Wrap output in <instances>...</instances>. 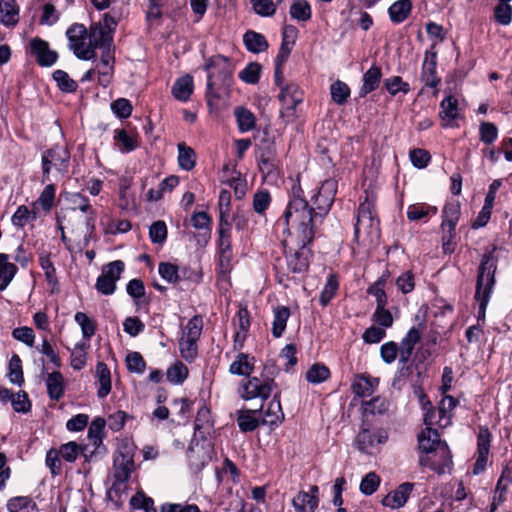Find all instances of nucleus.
<instances>
[{"instance_id": "12", "label": "nucleus", "mask_w": 512, "mask_h": 512, "mask_svg": "<svg viewBox=\"0 0 512 512\" xmlns=\"http://www.w3.org/2000/svg\"><path fill=\"white\" fill-rule=\"evenodd\" d=\"M437 51L434 46L431 47L430 50H426L424 55V60L421 67V81L427 87L436 88L440 82L441 78L437 74Z\"/></svg>"}, {"instance_id": "50", "label": "nucleus", "mask_w": 512, "mask_h": 512, "mask_svg": "<svg viewBox=\"0 0 512 512\" xmlns=\"http://www.w3.org/2000/svg\"><path fill=\"white\" fill-rule=\"evenodd\" d=\"M188 368L181 361H176L171 367L167 369L166 376L170 383L180 385L188 377Z\"/></svg>"}, {"instance_id": "33", "label": "nucleus", "mask_w": 512, "mask_h": 512, "mask_svg": "<svg viewBox=\"0 0 512 512\" xmlns=\"http://www.w3.org/2000/svg\"><path fill=\"white\" fill-rule=\"evenodd\" d=\"M272 334L275 338L283 335L287 321L290 317V309L286 306H277L273 310Z\"/></svg>"}, {"instance_id": "22", "label": "nucleus", "mask_w": 512, "mask_h": 512, "mask_svg": "<svg viewBox=\"0 0 512 512\" xmlns=\"http://www.w3.org/2000/svg\"><path fill=\"white\" fill-rule=\"evenodd\" d=\"M19 5L16 0H0V22L13 28L19 22Z\"/></svg>"}, {"instance_id": "53", "label": "nucleus", "mask_w": 512, "mask_h": 512, "mask_svg": "<svg viewBox=\"0 0 512 512\" xmlns=\"http://www.w3.org/2000/svg\"><path fill=\"white\" fill-rule=\"evenodd\" d=\"M444 419H447L446 418V408L445 407H439L438 409H435V408H429L425 413H424V424L426 425V427H431L434 426V425H437V426H440V427H444L447 425L448 421H446L445 423H442V421Z\"/></svg>"}, {"instance_id": "24", "label": "nucleus", "mask_w": 512, "mask_h": 512, "mask_svg": "<svg viewBox=\"0 0 512 512\" xmlns=\"http://www.w3.org/2000/svg\"><path fill=\"white\" fill-rule=\"evenodd\" d=\"M102 54L100 58V65L107 68V71H99V79L98 82L101 86L107 87L112 80L113 70H114V52L111 46L101 48Z\"/></svg>"}, {"instance_id": "25", "label": "nucleus", "mask_w": 512, "mask_h": 512, "mask_svg": "<svg viewBox=\"0 0 512 512\" xmlns=\"http://www.w3.org/2000/svg\"><path fill=\"white\" fill-rule=\"evenodd\" d=\"M279 100L286 109L293 110L302 102L303 94L297 84L291 83L281 88Z\"/></svg>"}, {"instance_id": "56", "label": "nucleus", "mask_w": 512, "mask_h": 512, "mask_svg": "<svg viewBox=\"0 0 512 512\" xmlns=\"http://www.w3.org/2000/svg\"><path fill=\"white\" fill-rule=\"evenodd\" d=\"M350 92L349 86L340 80L335 81L330 87L331 98L338 105H343L347 102Z\"/></svg>"}, {"instance_id": "60", "label": "nucleus", "mask_w": 512, "mask_h": 512, "mask_svg": "<svg viewBox=\"0 0 512 512\" xmlns=\"http://www.w3.org/2000/svg\"><path fill=\"white\" fill-rule=\"evenodd\" d=\"M262 66L257 62L249 63L239 73V78L247 84H256L260 80Z\"/></svg>"}, {"instance_id": "36", "label": "nucleus", "mask_w": 512, "mask_h": 512, "mask_svg": "<svg viewBox=\"0 0 512 512\" xmlns=\"http://www.w3.org/2000/svg\"><path fill=\"white\" fill-rule=\"evenodd\" d=\"M178 148V164L181 169L191 171L196 165V154L193 148L181 142L177 145Z\"/></svg>"}, {"instance_id": "31", "label": "nucleus", "mask_w": 512, "mask_h": 512, "mask_svg": "<svg viewBox=\"0 0 512 512\" xmlns=\"http://www.w3.org/2000/svg\"><path fill=\"white\" fill-rule=\"evenodd\" d=\"M377 378H371L366 375H358L352 383V391L360 397H369L373 394L378 385Z\"/></svg>"}, {"instance_id": "34", "label": "nucleus", "mask_w": 512, "mask_h": 512, "mask_svg": "<svg viewBox=\"0 0 512 512\" xmlns=\"http://www.w3.org/2000/svg\"><path fill=\"white\" fill-rule=\"evenodd\" d=\"M9 256L0 253V291L5 290L17 272V266L8 261Z\"/></svg>"}, {"instance_id": "35", "label": "nucleus", "mask_w": 512, "mask_h": 512, "mask_svg": "<svg viewBox=\"0 0 512 512\" xmlns=\"http://www.w3.org/2000/svg\"><path fill=\"white\" fill-rule=\"evenodd\" d=\"M8 512H37V505L28 496L12 497L6 504Z\"/></svg>"}, {"instance_id": "7", "label": "nucleus", "mask_w": 512, "mask_h": 512, "mask_svg": "<svg viewBox=\"0 0 512 512\" xmlns=\"http://www.w3.org/2000/svg\"><path fill=\"white\" fill-rule=\"evenodd\" d=\"M366 234L371 240L379 237V220L376 217L374 200L365 197L360 203L357 214V221L354 228L355 238L358 240L361 233Z\"/></svg>"}, {"instance_id": "44", "label": "nucleus", "mask_w": 512, "mask_h": 512, "mask_svg": "<svg viewBox=\"0 0 512 512\" xmlns=\"http://www.w3.org/2000/svg\"><path fill=\"white\" fill-rule=\"evenodd\" d=\"M338 288L339 281L337 276L335 274H330L327 277L326 283L319 296V303L321 304V306L325 307L330 303V301L336 295Z\"/></svg>"}, {"instance_id": "5", "label": "nucleus", "mask_w": 512, "mask_h": 512, "mask_svg": "<svg viewBox=\"0 0 512 512\" xmlns=\"http://www.w3.org/2000/svg\"><path fill=\"white\" fill-rule=\"evenodd\" d=\"M276 371L277 368L273 363L266 364L264 366V372L260 377L250 376L246 380H243L240 386L241 398L244 400H251L255 398L267 400L273 389L276 387V383L273 378Z\"/></svg>"}, {"instance_id": "54", "label": "nucleus", "mask_w": 512, "mask_h": 512, "mask_svg": "<svg viewBox=\"0 0 512 512\" xmlns=\"http://www.w3.org/2000/svg\"><path fill=\"white\" fill-rule=\"evenodd\" d=\"M74 319L76 323L81 327L82 336L86 340L85 342L88 343L91 337L95 334V322L90 319L84 312H77L74 316Z\"/></svg>"}, {"instance_id": "15", "label": "nucleus", "mask_w": 512, "mask_h": 512, "mask_svg": "<svg viewBox=\"0 0 512 512\" xmlns=\"http://www.w3.org/2000/svg\"><path fill=\"white\" fill-rule=\"evenodd\" d=\"M219 263L222 267L229 265L232 259L231 224L227 219L219 220Z\"/></svg>"}, {"instance_id": "20", "label": "nucleus", "mask_w": 512, "mask_h": 512, "mask_svg": "<svg viewBox=\"0 0 512 512\" xmlns=\"http://www.w3.org/2000/svg\"><path fill=\"white\" fill-rule=\"evenodd\" d=\"M424 328L423 324H419L418 327L413 326L402 338L400 342V362H405L407 359L411 358L416 344L421 340Z\"/></svg>"}, {"instance_id": "1", "label": "nucleus", "mask_w": 512, "mask_h": 512, "mask_svg": "<svg viewBox=\"0 0 512 512\" xmlns=\"http://www.w3.org/2000/svg\"><path fill=\"white\" fill-rule=\"evenodd\" d=\"M283 220L287 232L298 239V245L306 248L315 236L316 226L319 219H316L314 208L305 199L304 191L300 183L293 184L290 199L283 214Z\"/></svg>"}, {"instance_id": "51", "label": "nucleus", "mask_w": 512, "mask_h": 512, "mask_svg": "<svg viewBox=\"0 0 512 512\" xmlns=\"http://www.w3.org/2000/svg\"><path fill=\"white\" fill-rule=\"evenodd\" d=\"M166 2L167 0H148L146 20L150 26L160 23L162 9L166 5Z\"/></svg>"}, {"instance_id": "63", "label": "nucleus", "mask_w": 512, "mask_h": 512, "mask_svg": "<svg viewBox=\"0 0 512 512\" xmlns=\"http://www.w3.org/2000/svg\"><path fill=\"white\" fill-rule=\"evenodd\" d=\"M376 442L381 443L382 440L380 438L377 439L376 435L368 429H362L355 439L356 446L361 452H366Z\"/></svg>"}, {"instance_id": "28", "label": "nucleus", "mask_w": 512, "mask_h": 512, "mask_svg": "<svg viewBox=\"0 0 512 512\" xmlns=\"http://www.w3.org/2000/svg\"><path fill=\"white\" fill-rule=\"evenodd\" d=\"M254 369V357L246 353L237 354L235 360L230 364L229 372L233 375L250 377Z\"/></svg>"}, {"instance_id": "55", "label": "nucleus", "mask_w": 512, "mask_h": 512, "mask_svg": "<svg viewBox=\"0 0 512 512\" xmlns=\"http://www.w3.org/2000/svg\"><path fill=\"white\" fill-rule=\"evenodd\" d=\"M203 330V318L201 315L193 316L185 326L183 338L198 341Z\"/></svg>"}, {"instance_id": "8", "label": "nucleus", "mask_w": 512, "mask_h": 512, "mask_svg": "<svg viewBox=\"0 0 512 512\" xmlns=\"http://www.w3.org/2000/svg\"><path fill=\"white\" fill-rule=\"evenodd\" d=\"M256 158L258 168L264 178H276L279 175L280 160L273 139L263 138L258 145Z\"/></svg>"}, {"instance_id": "13", "label": "nucleus", "mask_w": 512, "mask_h": 512, "mask_svg": "<svg viewBox=\"0 0 512 512\" xmlns=\"http://www.w3.org/2000/svg\"><path fill=\"white\" fill-rule=\"evenodd\" d=\"M135 469L134 455L128 449L119 450L114 455L113 478L128 481Z\"/></svg>"}, {"instance_id": "43", "label": "nucleus", "mask_w": 512, "mask_h": 512, "mask_svg": "<svg viewBox=\"0 0 512 512\" xmlns=\"http://www.w3.org/2000/svg\"><path fill=\"white\" fill-rule=\"evenodd\" d=\"M256 410H240L237 412V423L242 432H252L259 426L255 417Z\"/></svg>"}, {"instance_id": "45", "label": "nucleus", "mask_w": 512, "mask_h": 512, "mask_svg": "<svg viewBox=\"0 0 512 512\" xmlns=\"http://www.w3.org/2000/svg\"><path fill=\"white\" fill-rule=\"evenodd\" d=\"M89 346V343L83 341L75 344L70 355V365L74 370H81L85 367L86 350Z\"/></svg>"}, {"instance_id": "62", "label": "nucleus", "mask_w": 512, "mask_h": 512, "mask_svg": "<svg viewBox=\"0 0 512 512\" xmlns=\"http://www.w3.org/2000/svg\"><path fill=\"white\" fill-rule=\"evenodd\" d=\"M384 87L391 96H395L398 92L407 94L410 91V85L404 82L400 76H392L384 80Z\"/></svg>"}, {"instance_id": "37", "label": "nucleus", "mask_w": 512, "mask_h": 512, "mask_svg": "<svg viewBox=\"0 0 512 512\" xmlns=\"http://www.w3.org/2000/svg\"><path fill=\"white\" fill-rule=\"evenodd\" d=\"M438 209L436 206H431L425 203H417L410 205L407 209V218L410 221H419L430 216L436 215Z\"/></svg>"}, {"instance_id": "46", "label": "nucleus", "mask_w": 512, "mask_h": 512, "mask_svg": "<svg viewBox=\"0 0 512 512\" xmlns=\"http://www.w3.org/2000/svg\"><path fill=\"white\" fill-rule=\"evenodd\" d=\"M399 365L400 367L392 381V387L397 390H401L404 387L408 379L412 376L414 370L413 364L410 363V359H407L405 362L399 361Z\"/></svg>"}, {"instance_id": "39", "label": "nucleus", "mask_w": 512, "mask_h": 512, "mask_svg": "<svg viewBox=\"0 0 512 512\" xmlns=\"http://www.w3.org/2000/svg\"><path fill=\"white\" fill-rule=\"evenodd\" d=\"M461 214V208L459 202L447 203L442 211V223L441 229L445 227L456 226Z\"/></svg>"}, {"instance_id": "14", "label": "nucleus", "mask_w": 512, "mask_h": 512, "mask_svg": "<svg viewBox=\"0 0 512 512\" xmlns=\"http://www.w3.org/2000/svg\"><path fill=\"white\" fill-rule=\"evenodd\" d=\"M492 435L487 427H480L477 436V459L474 464L473 473L480 474L486 468L491 445Z\"/></svg>"}, {"instance_id": "23", "label": "nucleus", "mask_w": 512, "mask_h": 512, "mask_svg": "<svg viewBox=\"0 0 512 512\" xmlns=\"http://www.w3.org/2000/svg\"><path fill=\"white\" fill-rule=\"evenodd\" d=\"M382 78L381 68L377 65H372L364 74H363V84L359 90V96L365 97L369 93L375 91L380 85Z\"/></svg>"}, {"instance_id": "64", "label": "nucleus", "mask_w": 512, "mask_h": 512, "mask_svg": "<svg viewBox=\"0 0 512 512\" xmlns=\"http://www.w3.org/2000/svg\"><path fill=\"white\" fill-rule=\"evenodd\" d=\"M159 275L167 282L176 284L180 281L178 266L169 262H161L158 266Z\"/></svg>"}, {"instance_id": "9", "label": "nucleus", "mask_w": 512, "mask_h": 512, "mask_svg": "<svg viewBox=\"0 0 512 512\" xmlns=\"http://www.w3.org/2000/svg\"><path fill=\"white\" fill-rule=\"evenodd\" d=\"M337 192V182L333 179H328L322 182L317 192L311 196V207L314 208L316 219L322 223L323 218L330 211Z\"/></svg>"}, {"instance_id": "40", "label": "nucleus", "mask_w": 512, "mask_h": 512, "mask_svg": "<svg viewBox=\"0 0 512 512\" xmlns=\"http://www.w3.org/2000/svg\"><path fill=\"white\" fill-rule=\"evenodd\" d=\"M234 114L240 132L244 133L254 129L256 118L250 110L239 106L235 108Z\"/></svg>"}, {"instance_id": "42", "label": "nucleus", "mask_w": 512, "mask_h": 512, "mask_svg": "<svg viewBox=\"0 0 512 512\" xmlns=\"http://www.w3.org/2000/svg\"><path fill=\"white\" fill-rule=\"evenodd\" d=\"M289 13L292 19L299 22H307L312 17L311 6L306 0H293Z\"/></svg>"}, {"instance_id": "11", "label": "nucleus", "mask_w": 512, "mask_h": 512, "mask_svg": "<svg viewBox=\"0 0 512 512\" xmlns=\"http://www.w3.org/2000/svg\"><path fill=\"white\" fill-rule=\"evenodd\" d=\"M305 248H301L297 244V250H295L293 253L286 252V265H287V271H284L283 273L277 272V278L278 282L283 284L285 280L289 279V274H303L305 273L309 268V261L307 253L304 251Z\"/></svg>"}, {"instance_id": "4", "label": "nucleus", "mask_w": 512, "mask_h": 512, "mask_svg": "<svg viewBox=\"0 0 512 512\" xmlns=\"http://www.w3.org/2000/svg\"><path fill=\"white\" fill-rule=\"evenodd\" d=\"M497 260L493 252L484 253L477 271L475 301L478 303V321H484L486 309L495 285Z\"/></svg>"}, {"instance_id": "58", "label": "nucleus", "mask_w": 512, "mask_h": 512, "mask_svg": "<svg viewBox=\"0 0 512 512\" xmlns=\"http://www.w3.org/2000/svg\"><path fill=\"white\" fill-rule=\"evenodd\" d=\"M9 381L13 384L21 386L24 383L21 359L14 354L9 361Z\"/></svg>"}, {"instance_id": "61", "label": "nucleus", "mask_w": 512, "mask_h": 512, "mask_svg": "<svg viewBox=\"0 0 512 512\" xmlns=\"http://www.w3.org/2000/svg\"><path fill=\"white\" fill-rule=\"evenodd\" d=\"M114 140L122 152H130L137 147L134 137L130 136L124 129L115 131Z\"/></svg>"}, {"instance_id": "6", "label": "nucleus", "mask_w": 512, "mask_h": 512, "mask_svg": "<svg viewBox=\"0 0 512 512\" xmlns=\"http://www.w3.org/2000/svg\"><path fill=\"white\" fill-rule=\"evenodd\" d=\"M70 165V151L61 145H54L45 150L41 156L42 183L50 180V173L54 169L64 176L68 173Z\"/></svg>"}, {"instance_id": "30", "label": "nucleus", "mask_w": 512, "mask_h": 512, "mask_svg": "<svg viewBox=\"0 0 512 512\" xmlns=\"http://www.w3.org/2000/svg\"><path fill=\"white\" fill-rule=\"evenodd\" d=\"M96 377L99 384L97 396L105 398L111 392V373L104 362H98L96 365Z\"/></svg>"}, {"instance_id": "19", "label": "nucleus", "mask_w": 512, "mask_h": 512, "mask_svg": "<svg viewBox=\"0 0 512 512\" xmlns=\"http://www.w3.org/2000/svg\"><path fill=\"white\" fill-rule=\"evenodd\" d=\"M70 202L74 205L73 210L78 209L83 213H89V217L86 219V226H87L88 233L84 237L85 245H87L90 240L91 234L93 233V231L95 229L96 214H95L94 210H92V208H91L89 199L80 193L71 194Z\"/></svg>"}, {"instance_id": "29", "label": "nucleus", "mask_w": 512, "mask_h": 512, "mask_svg": "<svg viewBox=\"0 0 512 512\" xmlns=\"http://www.w3.org/2000/svg\"><path fill=\"white\" fill-rule=\"evenodd\" d=\"M243 43L249 52L258 54L268 49L269 44L261 33L253 30H248L243 35Z\"/></svg>"}, {"instance_id": "26", "label": "nucleus", "mask_w": 512, "mask_h": 512, "mask_svg": "<svg viewBox=\"0 0 512 512\" xmlns=\"http://www.w3.org/2000/svg\"><path fill=\"white\" fill-rule=\"evenodd\" d=\"M412 1L411 0H398L390 5L388 8V15L393 24L403 23L411 14Z\"/></svg>"}, {"instance_id": "52", "label": "nucleus", "mask_w": 512, "mask_h": 512, "mask_svg": "<svg viewBox=\"0 0 512 512\" xmlns=\"http://www.w3.org/2000/svg\"><path fill=\"white\" fill-rule=\"evenodd\" d=\"M440 117L445 120L453 121L458 117V100L449 95L440 103Z\"/></svg>"}, {"instance_id": "48", "label": "nucleus", "mask_w": 512, "mask_h": 512, "mask_svg": "<svg viewBox=\"0 0 512 512\" xmlns=\"http://www.w3.org/2000/svg\"><path fill=\"white\" fill-rule=\"evenodd\" d=\"M130 507L134 510H143L144 512H157L154 501L148 497L144 492L138 491L130 499Z\"/></svg>"}, {"instance_id": "57", "label": "nucleus", "mask_w": 512, "mask_h": 512, "mask_svg": "<svg viewBox=\"0 0 512 512\" xmlns=\"http://www.w3.org/2000/svg\"><path fill=\"white\" fill-rule=\"evenodd\" d=\"M105 420L101 417L95 418L88 429V438L94 446L99 447L102 444Z\"/></svg>"}, {"instance_id": "3", "label": "nucleus", "mask_w": 512, "mask_h": 512, "mask_svg": "<svg viewBox=\"0 0 512 512\" xmlns=\"http://www.w3.org/2000/svg\"><path fill=\"white\" fill-rule=\"evenodd\" d=\"M418 446L422 452L428 454L435 451L441 458V462H437L428 455L422 456L419 459L421 466L429 467L438 474H443L452 464V456L448 445L445 442H441L437 429L426 427L418 435Z\"/></svg>"}, {"instance_id": "21", "label": "nucleus", "mask_w": 512, "mask_h": 512, "mask_svg": "<svg viewBox=\"0 0 512 512\" xmlns=\"http://www.w3.org/2000/svg\"><path fill=\"white\" fill-rule=\"evenodd\" d=\"M113 37L110 31L102 25V23H94L90 26L89 43L86 48H91L95 53L97 48H105L112 46Z\"/></svg>"}, {"instance_id": "18", "label": "nucleus", "mask_w": 512, "mask_h": 512, "mask_svg": "<svg viewBox=\"0 0 512 512\" xmlns=\"http://www.w3.org/2000/svg\"><path fill=\"white\" fill-rule=\"evenodd\" d=\"M414 489V483L404 482L400 484L395 490L388 493L382 500V504L390 509H399L403 507L412 491Z\"/></svg>"}, {"instance_id": "41", "label": "nucleus", "mask_w": 512, "mask_h": 512, "mask_svg": "<svg viewBox=\"0 0 512 512\" xmlns=\"http://www.w3.org/2000/svg\"><path fill=\"white\" fill-rule=\"evenodd\" d=\"M284 420V413L281 408L279 394H275L265 412L264 422L270 425H276Z\"/></svg>"}, {"instance_id": "17", "label": "nucleus", "mask_w": 512, "mask_h": 512, "mask_svg": "<svg viewBox=\"0 0 512 512\" xmlns=\"http://www.w3.org/2000/svg\"><path fill=\"white\" fill-rule=\"evenodd\" d=\"M296 512H314L319 505V487L310 486L309 491H299L292 500Z\"/></svg>"}, {"instance_id": "49", "label": "nucleus", "mask_w": 512, "mask_h": 512, "mask_svg": "<svg viewBox=\"0 0 512 512\" xmlns=\"http://www.w3.org/2000/svg\"><path fill=\"white\" fill-rule=\"evenodd\" d=\"M53 79L56 81L58 88L62 92L73 93L77 90L78 84L75 80H73L67 72L64 70L58 69L55 70L52 74Z\"/></svg>"}, {"instance_id": "2", "label": "nucleus", "mask_w": 512, "mask_h": 512, "mask_svg": "<svg viewBox=\"0 0 512 512\" xmlns=\"http://www.w3.org/2000/svg\"><path fill=\"white\" fill-rule=\"evenodd\" d=\"M205 69L208 72L205 96L208 106L212 107L220 98L219 92H227L231 85L232 66L227 57L215 55L208 59Z\"/></svg>"}, {"instance_id": "47", "label": "nucleus", "mask_w": 512, "mask_h": 512, "mask_svg": "<svg viewBox=\"0 0 512 512\" xmlns=\"http://www.w3.org/2000/svg\"><path fill=\"white\" fill-rule=\"evenodd\" d=\"M306 380L312 384H320L330 377V370L321 363L313 364L306 372Z\"/></svg>"}, {"instance_id": "38", "label": "nucleus", "mask_w": 512, "mask_h": 512, "mask_svg": "<svg viewBox=\"0 0 512 512\" xmlns=\"http://www.w3.org/2000/svg\"><path fill=\"white\" fill-rule=\"evenodd\" d=\"M128 481L114 479L112 486L107 491V499L119 508L122 506L126 492L128 490Z\"/></svg>"}, {"instance_id": "27", "label": "nucleus", "mask_w": 512, "mask_h": 512, "mask_svg": "<svg viewBox=\"0 0 512 512\" xmlns=\"http://www.w3.org/2000/svg\"><path fill=\"white\" fill-rule=\"evenodd\" d=\"M46 387L50 399L59 401L65 392L63 375L59 371L49 373L46 378Z\"/></svg>"}, {"instance_id": "59", "label": "nucleus", "mask_w": 512, "mask_h": 512, "mask_svg": "<svg viewBox=\"0 0 512 512\" xmlns=\"http://www.w3.org/2000/svg\"><path fill=\"white\" fill-rule=\"evenodd\" d=\"M385 283L386 278L385 276H382L367 289V293L376 298V306L387 305V295L384 290Z\"/></svg>"}, {"instance_id": "10", "label": "nucleus", "mask_w": 512, "mask_h": 512, "mask_svg": "<svg viewBox=\"0 0 512 512\" xmlns=\"http://www.w3.org/2000/svg\"><path fill=\"white\" fill-rule=\"evenodd\" d=\"M66 36L69 40V48L78 59L91 60L96 56V53L91 48H86L85 46L84 41L87 37V29L83 24H72L67 29Z\"/></svg>"}, {"instance_id": "16", "label": "nucleus", "mask_w": 512, "mask_h": 512, "mask_svg": "<svg viewBox=\"0 0 512 512\" xmlns=\"http://www.w3.org/2000/svg\"><path fill=\"white\" fill-rule=\"evenodd\" d=\"M30 50L37 63L43 67L52 66L58 59L57 52L49 48L48 42L38 37L30 40Z\"/></svg>"}, {"instance_id": "32", "label": "nucleus", "mask_w": 512, "mask_h": 512, "mask_svg": "<svg viewBox=\"0 0 512 512\" xmlns=\"http://www.w3.org/2000/svg\"><path fill=\"white\" fill-rule=\"evenodd\" d=\"M193 93V78L185 75L177 79L172 87V95L175 99L186 102Z\"/></svg>"}]
</instances>
